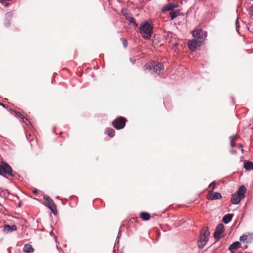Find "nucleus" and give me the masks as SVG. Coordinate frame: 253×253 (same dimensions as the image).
<instances>
[{
    "label": "nucleus",
    "instance_id": "5",
    "mask_svg": "<svg viewBox=\"0 0 253 253\" xmlns=\"http://www.w3.org/2000/svg\"><path fill=\"white\" fill-rule=\"evenodd\" d=\"M12 171V168L6 163L2 162L1 164H0V175L5 176V174H8L13 176Z\"/></svg>",
    "mask_w": 253,
    "mask_h": 253
},
{
    "label": "nucleus",
    "instance_id": "41",
    "mask_svg": "<svg viewBox=\"0 0 253 253\" xmlns=\"http://www.w3.org/2000/svg\"><path fill=\"white\" fill-rule=\"evenodd\" d=\"M247 248V245H245L244 247H243V248L244 249H246Z\"/></svg>",
    "mask_w": 253,
    "mask_h": 253
},
{
    "label": "nucleus",
    "instance_id": "8",
    "mask_svg": "<svg viewBox=\"0 0 253 253\" xmlns=\"http://www.w3.org/2000/svg\"><path fill=\"white\" fill-rule=\"evenodd\" d=\"M224 231V226L222 223L218 224L216 227V230L213 234L214 238L218 240L221 238V234Z\"/></svg>",
    "mask_w": 253,
    "mask_h": 253
},
{
    "label": "nucleus",
    "instance_id": "6",
    "mask_svg": "<svg viewBox=\"0 0 253 253\" xmlns=\"http://www.w3.org/2000/svg\"><path fill=\"white\" fill-rule=\"evenodd\" d=\"M126 122V119L125 118L119 117L112 122V125L116 129H121L125 126Z\"/></svg>",
    "mask_w": 253,
    "mask_h": 253
},
{
    "label": "nucleus",
    "instance_id": "23",
    "mask_svg": "<svg viewBox=\"0 0 253 253\" xmlns=\"http://www.w3.org/2000/svg\"><path fill=\"white\" fill-rule=\"evenodd\" d=\"M179 14V12L177 11H171L169 14L171 20H173L177 17Z\"/></svg>",
    "mask_w": 253,
    "mask_h": 253
},
{
    "label": "nucleus",
    "instance_id": "28",
    "mask_svg": "<svg viewBox=\"0 0 253 253\" xmlns=\"http://www.w3.org/2000/svg\"><path fill=\"white\" fill-rule=\"evenodd\" d=\"M121 41H122V44L124 46V47H126L127 45V40L126 39H125V38H121Z\"/></svg>",
    "mask_w": 253,
    "mask_h": 253
},
{
    "label": "nucleus",
    "instance_id": "29",
    "mask_svg": "<svg viewBox=\"0 0 253 253\" xmlns=\"http://www.w3.org/2000/svg\"><path fill=\"white\" fill-rule=\"evenodd\" d=\"M0 3L5 7H8L10 5V3L7 2L6 0H0Z\"/></svg>",
    "mask_w": 253,
    "mask_h": 253
},
{
    "label": "nucleus",
    "instance_id": "7",
    "mask_svg": "<svg viewBox=\"0 0 253 253\" xmlns=\"http://www.w3.org/2000/svg\"><path fill=\"white\" fill-rule=\"evenodd\" d=\"M43 199L46 206L54 215H56L57 214L56 207L52 199L48 196H44Z\"/></svg>",
    "mask_w": 253,
    "mask_h": 253
},
{
    "label": "nucleus",
    "instance_id": "9",
    "mask_svg": "<svg viewBox=\"0 0 253 253\" xmlns=\"http://www.w3.org/2000/svg\"><path fill=\"white\" fill-rule=\"evenodd\" d=\"M253 240V234L248 233V234L243 235L240 238V241L245 244L250 243Z\"/></svg>",
    "mask_w": 253,
    "mask_h": 253
},
{
    "label": "nucleus",
    "instance_id": "36",
    "mask_svg": "<svg viewBox=\"0 0 253 253\" xmlns=\"http://www.w3.org/2000/svg\"><path fill=\"white\" fill-rule=\"evenodd\" d=\"M236 150H233V149H231L230 150V153L232 154H236Z\"/></svg>",
    "mask_w": 253,
    "mask_h": 253
},
{
    "label": "nucleus",
    "instance_id": "38",
    "mask_svg": "<svg viewBox=\"0 0 253 253\" xmlns=\"http://www.w3.org/2000/svg\"><path fill=\"white\" fill-rule=\"evenodd\" d=\"M123 15L125 16V18H126V15H130L129 14L127 13V12H125L123 13Z\"/></svg>",
    "mask_w": 253,
    "mask_h": 253
},
{
    "label": "nucleus",
    "instance_id": "18",
    "mask_svg": "<svg viewBox=\"0 0 253 253\" xmlns=\"http://www.w3.org/2000/svg\"><path fill=\"white\" fill-rule=\"evenodd\" d=\"M126 20H127L130 23L133 24V26L135 27H138V25L136 23L135 19L130 15L126 16Z\"/></svg>",
    "mask_w": 253,
    "mask_h": 253
},
{
    "label": "nucleus",
    "instance_id": "43",
    "mask_svg": "<svg viewBox=\"0 0 253 253\" xmlns=\"http://www.w3.org/2000/svg\"><path fill=\"white\" fill-rule=\"evenodd\" d=\"M56 198H57V199H58V198H59V196H57V197H56Z\"/></svg>",
    "mask_w": 253,
    "mask_h": 253
},
{
    "label": "nucleus",
    "instance_id": "14",
    "mask_svg": "<svg viewBox=\"0 0 253 253\" xmlns=\"http://www.w3.org/2000/svg\"><path fill=\"white\" fill-rule=\"evenodd\" d=\"M4 229L5 232L8 233L17 230V227L16 225L14 224L11 226H10L9 225H5L4 226Z\"/></svg>",
    "mask_w": 253,
    "mask_h": 253
},
{
    "label": "nucleus",
    "instance_id": "40",
    "mask_svg": "<svg viewBox=\"0 0 253 253\" xmlns=\"http://www.w3.org/2000/svg\"><path fill=\"white\" fill-rule=\"evenodd\" d=\"M238 248L242 247L241 246V243L239 242H238Z\"/></svg>",
    "mask_w": 253,
    "mask_h": 253
},
{
    "label": "nucleus",
    "instance_id": "15",
    "mask_svg": "<svg viewBox=\"0 0 253 253\" xmlns=\"http://www.w3.org/2000/svg\"><path fill=\"white\" fill-rule=\"evenodd\" d=\"M34 251L32 246L28 244H25L23 248V251L26 253H33Z\"/></svg>",
    "mask_w": 253,
    "mask_h": 253
},
{
    "label": "nucleus",
    "instance_id": "34",
    "mask_svg": "<svg viewBox=\"0 0 253 253\" xmlns=\"http://www.w3.org/2000/svg\"><path fill=\"white\" fill-rule=\"evenodd\" d=\"M23 122V123H25V124H26V125L27 126H29V125H31V124H30V122L28 120V121H26V120H24V122Z\"/></svg>",
    "mask_w": 253,
    "mask_h": 253
},
{
    "label": "nucleus",
    "instance_id": "22",
    "mask_svg": "<svg viewBox=\"0 0 253 253\" xmlns=\"http://www.w3.org/2000/svg\"><path fill=\"white\" fill-rule=\"evenodd\" d=\"M115 131L114 129L111 128H107L106 129L105 133L111 137H113L115 135Z\"/></svg>",
    "mask_w": 253,
    "mask_h": 253
},
{
    "label": "nucleus",
    "instance_id": "26",
    "mask_svg": "<svg viewBox=\"0 0 253 253\" xmlns=\"http://www.w3.org/2000/svg\"><path fill=\"white\" fill-rule=\"evenodd\" d=\"M237 137V133H236L230 139V145L232 147L235 145L234 141L236 139Z\"/></svg>",
    "mask_w": 253,
    "mask_h": 253
},
{
    "label": "nucleus",
    "instance_id": "12",
    "mask_svg": "<svg viewBox=\"0 0 253 253\" xmlns=\"http://www.w3.org/2000/svg\"><path fill=\"white\" fill-rule=\"evenodd\" d=\"M211 190L208 195L207 198L209 200H218L221 198V195L218 192H212Z\"/></svg>",
    "mask_w": 253,
    "mask_h": 253
},
{
    "label": "nucleus",
    "instance_id": "2",
    "mask_svg": "<svg viewBox=\"0 0 253 253\" xmlns=\"http://www.w3.org/2000/svg\"><path fill=\"white\" fill-rule=\"evenodd\" d=\"M210 235V233L207 227H204L201 230L198 242L199 248L203 249L205 247L209 240Z\"/></svg>",
    "mask_w": 253,
    "mask_h": 253
},
{
    "label": "nucleus",
    "instance_id": "13",
    "mask_svg": "<svg viewBox=\"0 0 253 253\" xmlns=\"http://www.w3.org/2000/svg\"><path fill=\"white\" fill-rule=\"evenodd\" d=\"M177 7H178V5H177V4H173V3H169L168 4L165 5L163 7V8L162 9V12H164L165 11H169V10L173 11L172 10L174 8H176Z\"/></svg>",
    "mask_w": 253,
    "mask_h": 253
},
{
    "label": "nucleus",
    "instance_id": "10",
    "mask_svg": "<svg viewBox=\"0 0 253 253\" xmlns=\"http://www.w3.org/2000/svg\"><path fill=\"white\" fill-rule=\"evenodd\" d=\"M201 44H199V42H198L195 39H194L192 41H189L188 42V46L189 50L191 51H194L198 47L200 46Z\"/></svg>",
    "mask_w": 253,
    "mask_h": 253
},
{
    "label": "nucleus",
    "instance_id": "24",
    "mask_svg": "<svg viewBox=\"0 0 253 253\" xmlns=\"http://www.w3.org/2000/svg\"><path fill=\"white\" fill-rule=\"evenodd\" d=\"M231 201L232 204L237 205V191L233 194Z\"/></svg>",
    "mask_w": 253,
    "mask_h": 253
},
{
    "label": "nucleus",
    "instance_id": "37",
    "mask_svg": "<svg viewBox=\"0 0 253 253\" xmlns=\"http://www.w3.org/2000/svg\"><path fill=\"white\" fill-rule=\"evenodd\" d=\"M130 62L132 63V64H134L135 63V60H133V59L132 58H130Z\"/></svg>",
    "mask_w": 253,
    "mask_h": 253
},
{
    "label": "nucleus",
    "instance_id": "3",
    "mask_svg": "<svg viewBox=\"0 0 253 253\" xmlns=\"http://www.w3.org/2000/svg\"><path fill=\"white\" fill-rule=\"evenodd\" d=\"M144 70L151 71L160 74L164 70V65L161 63H156L154 61L151 63L146 64L144 66Z\"/></svg>",
    "mask_w": 253,
    "mask_h": 253
},
{
    "label": "nucleus",
    "instance_id": "16",
    "mask_svg": "<svg viewBox=\"0 0 253 253\" xmlns=\"http://www.w3.org/2000/svg\"><path fill=\"white\" fill-rule=\"evenodd\" d=\"M244 168L246 169V170L250 171L253 169V162L251 161H245L244 162Z\"/></svg>",
    "mask_w": 253,
    "mask_h": 253
},
{
    "label": "nucleus",
    "instance_id": "30",
    "mask_svg": "<svg viewBox=\"0 0 253 253\" xmlns=\"http://www.w3.org/2000/svg\"><path fill=\"white\" fill-rule=\"evenodd\" d=\"M215 186V183L214 181H212L211 183V184L209 185V187L211 188L212 191L214 189Z\"/></svg>",
    "mask_w": 253,
    "mask_h": 253
},
{
    "label": "nucleus",
    "instance_id": "1",
    "mask_svg": "<svg viewBox=\"0 0 253 253\" xmlns=\"http://www.w3.org/2000/svg\"><path fill=\"white\" fill-rule=\"evenodd\" d=\"M153 28L152 24L145 22L140 27L139 33L144 39L149 40L152 37Z\"/></svg>",
    "mask_w": 253,
    "mask_h": 253
},
{
    "label": "nucleus",
    "instance_id": "27",
    "mask_svg": "<svg viewBox=\"0 0 253 253\" xmlns=\"http://www.w3.org/2000/svg\"><path fill=\"white\" fill-rule=\"evenodd\" d=\"M13 16V13L12 12H8L5 14L6 20H10Z\"/></svg>",
    "mask_w": 253,
    "mask_h": 253
},
{
    "label": "nucleus",
    "instance_id": "11",
    "mask_svg": "<svg viewBox=\"0 0 253 253\" xmlns=\"http://www.w3.org/2000/svg\"><path fill=\"white\" fill-rule=\"evenodd\" d=\"M246 192L247 189L244 185H243L239 187L238 189V203L245 198V194Z\"/></svg>",
    "mask_w": 253,
    "mask_h": 253
},
{
    "label": "nucleus",
    "instance_id": "20",
    "mask_svg": "<svg viewBox=\"0 0 253 253\" xmlns=\"http://www.w3.org/2000/svg\"><path fill=\"white\" fill-rule=\"evenodd\" d=\"M9 194V192L7 190H4L0 187V197L5 198L8 197Z\"/></svg>",
    "mask_w": 253,
    "mask_h": 253
},
{
    "label": "nucleus",
    "instance_id": "4",
    "mask_svg": "<svg viewBox=\"0 0 253 253\" xmlns=\"http://www.w3.org/2000/svg\"><path fill=\"white\" fill-rule=\"evenodd\" d=\"M192 36L194 37V39L199 42V44H202L207 37V33L199 29L193 31Z\"/></svg>",
    "mask_w": 253,
    "mask_h": 253
},
{
    "label": "nucleus",
    "instance_id": "25",
    "mask_svg": "<svg viewBox=\"0 0 253 253\" xmlns=\"http://www.w3.org/2000/svg\"><path fill=\"white\" fill-rule=\"evenodd\" d=\"M228 249L231 252V253H235L233 252V250L237 249V241L234 242L232 244L230 245Z\"/></svg>",
    "mask_w": 253,
    "mask_h": 253
},
{
    "label": "nucleus",
    "instance_id": "32",
    "mask_svg": "<svg viewBox=\"0 0 253 253\" xmlns=\"http://www.w3.org/2000/svg\"><path fill=\"white\" fill-rule=\"evenodd\" d=\"M120 236H121V230L120 229L119 233H118V236L117 237V239H116V242H115V244H116L117 243H119L118 239L120 238Z\"/></svg>",
    "mask_w": 253,
    "mask_h": 253
},
{
    "label": "nucleus",
    "instance_id": "35",
    "mask_svg": "<svg viewBox=\"0 0 253 253\" xmlns=\"http://www.w3.org/2000/svg\"><path fill=\"white\" fill-rule=\"evenodd\" d=\"M235 28L236 30L237 31V18L235 20Z\"/></svg>",
    "mask_w": 253,
    "mask_h": 253
},
{
    "label": "nucleus",
    "instance_id": "42",
    "mask_svg": "<svg viewBox=\"0 0 253 253\" xmlns=\"http://www.w3.org/2000/svg\"><path fill=\"white\" fill-rule=\"evenodd\" d=\"M0 105H2V106H4V105H3L2 104H1V103H0Z\"/></svg>",
    "mask_w": 253,
    "mask_h": 253
},
{
    "label": "nucleus",
    "instance_id": "33",
    "mask_svg": "<svg viewBox=\"0 0 253 253\" xmlns=\"http://www.w3.org/2000/svg\"><path fill=\"white\" fill-rule=\"evenodd\" d=\"M6 20V21L5 22L4 25L6 27H8L10 26V21L8 20Z\"/></svg>",
    "mask_w": 253,
    "mask_h": 253
},
{
    "label": "nucleus",
    "instance_id": "39",
    "mask_svg": "<svg viewBox=\"0 0 253 253\" xmlns=\"http://www.w3.org/2000/svg\"><path fill=\"white\" fill-rule=\"evenodd\" d=\"M33 193H34V194H37V193H38V190H37V189H35L33 190Z\"/></svg>",
    "mask_w": 253,
    "mask_h": 253
},
{
    "label": "nucleus",
    "instance_id": "17",
    "mask_svg": "<svg viewBox=\"0 0 253 253\" xmlns=\"http://www.w3.org/2000/svg\"><path fill=\"white\" fill-rule=\"evenodd\" d=\"M11 113L14 115L16 117L19 118L21 119L22 122H24V120L28 121V119L23 116L20 113L16 112L14 110H11Z\"/></svg>",
    "mask_w": 253,
    "mask_h": 253
},
{
    "label": "nucleus",
    "instance_id": "21",
    "mask_svg": "<svg viewBox=\"0 0 253 253\" xmlns=\"http://www.w3.org/2000/svg\"><path fill=\"white\" fill-rule=\"evenodd\" d=\"M140 217L142 218V219L145 221L148 220L150 218V215L147 212H141L140 213Z\"/></svg>",
    "mask_w": 253,
    "mask_h": 253
},
{
    "label": "nucleus",
    "instance_id": "19",
    "mask_svg": "<svg viewBox=\"0 0 253 253\" xmlns=\"http://www.w3.org/2000/svg\"><path fill=\"white\" fill-rule=\"evenodd\" d=\"M233 215L232 214H227L225 215L223 218L222 221L225 224L228 223L232 219Z\"/></svg>",
    "mask_w": 253,
    "mask_h": 253
},
{
    "label": "nucleus",
    "instance_id": "31",
    "mask_svg": "<svg viewBox=\"0 0 253 253\" xmlns=\"http://www.w3.org/2000/svg\"><path fill=\"white\" fill-rule=\"evenodd\" d=\"M238 149H240L241 151V152H242V153H244V150L243 149V147L242 145H241L240 144H238Z\"/></svg>",
    "mask_w": 253,
    "mask_h": 253
}]
</instances>
